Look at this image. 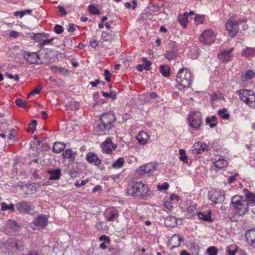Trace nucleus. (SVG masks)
Masks as SVG:
<instances>
[{"mask_svg":"<svg viewBox=\"0 0 255 255\" xmlns=\"http://www.w3.org/2000/svg\"><path fill=\"white\" fill-rule=\"evenodd\" d=\"M116 122V118L114 114L104 113L100 118V122L97 126V129L101 134H106L107 131L114 127Z\"/></svg>","mask_w":255,"mask_h":255,"instance_id":"obj_1","label":"nucleus"},{"mask_svg":"<svg viewBox=\"0 0 255 255\" xmlns=\"http://www.w3.org/2000/svg\"><path fill=\"white\" fill-rule=\"evenodd\" d=\"M148 188L147 185L141 182H133L127 188L128 196L142 198L146 196Z\"/></svg>","mask_w":255,"mask_h":255,"instance_id":"obj_2","label":"nucleus"},{"mask_svg":"<svg viewBox=\"0 0 255 255\" xmlns=\"http://www.w3.org/2000/svg\"><path fill=\"white\" fill-rule=\"evenodd\" d=\"M231 203L236 213L240 216L244 215L248 211L250 206L247 200L239 195L233 197Z\"/></svg>","mask_w":255,"mask_h":255,"instance_id":"obj_3","label":"nucleus"},{"mask_svg":"<svg viewBox=\"0 0 255 255\" xmlns=\"http://www.w3.org/2000/svg\"><path fill=\"white\" fill-rule=\"evenodd\" d=\"M191 73L187 68L181 69L177 75L176 81L177 83L184 88H188L191 83Z\"/></svg>","mask_w":255,"mask_h":255,"instance_id":"obj_4","label":"nucleus"},{"mask_svg":"<svg viewBox=\"0 0 255 255\" xmlns=\"http://www.w3.org/2000/svg\"><path fill=\"white\" fill-rule=\"evenodd\" d=\"M158 166V163L156 162H149L142 166H140L137 170L136 172L141 177H149L152 175Z\"/></svg>","mask_w":255,"mask_h":255,"instance_id":"obj_5","label":"nucleus"},{"mask_svg":"<svg viewBox=\"0 0 255 255\" xmlns=\"http://www.w3.org/2000/svg\"><path fill=\"white\" fill-rule=\"evenodd\" d=\"M246 21L245 19L238 20V21L229 19L226 24V28L229 34L231 37L235 36L239 30V23H244Z\"/></svg>","mask_w":255,"mask_h":255,"instance_id":"obj_6","label":"nucleus"},{"mask_svg":"<svg viewBox=\"0 0 255 255\" xmlns=\"http://www.w3.org/2000/svg\"><path fill=\"white\" fill-rule=\"evenodd\" d=\"M240 96V99L247 105L251 102L255 101V94L253 91L248 89H241L237 91Z\"/></svg>","mask_w":255,"mask_h":255,"instance_id":"obj_7","label":"nucleus"},{"mask_svg":"<svg viewBox=\"0 0 255 255\" xmlns=\"http://www.w3.org/2000/svg\"><path fill=\"white\" fill-rule=\"evenodd\" d=\"M215 40V34L211 29L204 31L199 37L200 41L205 45H210L214 42Z\"/></svg>","mask_w":255,"mask_h":255,"instance_id":"obj_8","label":"nucleus"},{"mask_svg":"<svg viewBox=\"0 0 255 255\" xmlns=\"http://www.w3.org/2000/svg\"><path fill=\"white\" fill-rule=\"evenodd\" d=\"M188 122L191 128L198 129L202 123L201 113L195 112L191 114L188 118Z\"/></svg>","mask_w":255,"mask_h":255,"instance_id":"obj_9","label":"nucleus"},{"mask_svg":"<svg viewBox=\"0 0 255 255\" xmlns=\"http://www.w3.org/2000/svg\"><path fill=\"white\" fill-rule=\"evenodd\" d=\"M208 197L211 201L216 204L221 203L225 199V194L223 191L213 189L209 192Z\"/></svg>","mask_w":255,"mask_h":255,"instance_id":"obj_10","label":"nucleus"},{"mask_svg":"<svg viewBox=\"0 0 255 255\" xmlns=\"http://www.w3.org/2000/svg\"><path fill=\"white\" fill-rule=\"evenodd\" d=\"M101 147L104 153L111 154L113 150H115L117 146L114 143L111 138L107 137L106 139L101 144Z\"/></svg>","mask_w":255,"mask_h":255,"instance_id":"obj_11","label":"nucleus"},{"mask_svg":"<svg viewBox=\"0 0 255 255\" xmlns=\"http://www.w3.org/2000/svg\"><path fill=\"white\" fill-rule=\"evenodd\" d=\"M22 57L29 64H39L37 60L40 59L37 52L24 51L22 54Z\"/></svg>","mask_w":255,"mask_h":255,"instance_id":"obj_12","label":"nucleus"},{"mask_svg":"<svg viewBox=\"0 0 255 255\" xmlns=\"http://www.w3.org/2000/svg\"><path fill=\"white\" fill-rule=\"evenodd\" d=\"M15 207L18 211L24 213H29L31 209L30 202L26 201L18 202Z\"/></svg>","mask_w":255,"mask_h":255,"instance_id":"obj_13","label":"nucleus"},{"mask_svg":"<svg viewBox=\"0 0 255 255\" xmlns=\"http://www.w3.org/2000/svg\"><path fill=\"white\" fill-rule=\"evenodd\" d=\"M247 242L255 248V228L248 230L245 233Z\"/></svg>","mask_w":255,"mask_h":255,"instance_id":"obj_14","label":"nucleus"},{"mask_svg":"<svg viewBox=\"0 0 255 255\" xmlns=\"http://www.w3.org/2000/svg\"><path fill=\"white\" fill-rule=\"evenodd\" d=\"M233 51V48H230L226 50L221 51L218 54L219 59L223 62H227L231 60L232 55L231 53Z\"/></svg>","mask_w":255,"mask_h":255,"instance_id":"obj_15","label":"nucleus"},{"mask_svg":"<svg viewBox=\"0 0 255 255\" xmlns=\"http://www.w3.org/2000/svg\"><path fill=\"white\" fill-rule=\"evenodd\" d=\"M86 160L90 164L95 166H99L101 164V160L94 152H88L86 156Z\"/></svg>","mask_w":255,"mask_h":255,"instance_id":"obj_16","label":"nucleus"},{"mask_svg":"<svg viewBox=\"0 0 255 255\" xmlns=\"http://www.w3.org/2000/svg\"><path fill=\"white\" fill-rule=\"evenodd\" d=\"M193 151L195 153L200 154L202 152L208 150V146L206 143L202 142H195L193 146Z\"/></svg>","mask_w":255,"mask_h":255,"instance_id":"obj_17","label":"nucleus"},{"mask_svg":"<svg viewBox=\"0 0 255 255\" xmlns=\"http://www.w3.org/2000/svg\"><path fill=\"white\" fill-rule=\"evenodd\" d=\"M183 239L182 236L178 235H174L169 240V244L171 245V249H173L179 247Z\"/></svg>","mask_w":255,"mask_h":255,"instance_id":"obj_18","label":"nucleus"},{"mask_svg":"<svg viewBox=\"0 0 255 255\" xmlns=\"http://www.w3.org/2000/svg\"><path fill=\"white\" fill-rule=\"evenodd\" d=\"M47 173L50 175L48 178L50 180H58L61 176V171L59 168L49 169L47 170Z\"/></svg>","mask_w":255,"mask_h":255,"instance_id":"obj_19","label":"nucleus"},{"mask_svg":"<svg viewBox=\"0 0 255 255\" xmlns=\"http://www.w3.org/2000/svg\"><path fill=\"white\" fill-rule=\"evenodd\" d=\"M20 227L16 222L12 220H8L6 224V229L8 232L15 233L19 230Z\"/></svg>","mask_w":255,"mask_h":255,"instance_id":"obj_20","label":"nucleus"},{"mask_svg":"<svg viewBox=\"0 0 255 255\" xmlns=\"http://www.w3.org/2000/svg\"><path fill=\"white\" fill-rule=\"evenodd\" d=\"M197 216L200 220H203L207 222H212L213 220L211 217V212L208 210L205 212H199Z\"/></svg>","mask_w":255,"mask_h":255,"instance_id":"obj_21","label":"nucleus"},{"mask_svg":"<svg viewBox=\"0 0 255 255\" xmlns=\"http://www.w3.org/2000/svg\"><path fill=\"white\" fill-rule=\"evenodd\" d=\"M50 69L54 74H62L63 75H66L68 73V70L65 67L58 66H52Z\"/></svg>","mask_w":255,"mask_h":255,"instance_id":"obj_22","label":"nucleus"},{"mask_svg":"<svg viewBox=\"0 0 255 255\" xmlns=\"http://www.w3.org/2000/svg\"><path fill=\"white\" fill-rule=\"evenodd\" d=\"M242 55L246 58H251L255 55V48L247 47L242 51Z\"/></svg>","mask_w":255,"mask_h":255,"instance_id":"obj_23","label":"nucleus"},{"mask_svg":"<svg viewBox=\"0 0 255 255\" xmlns=\"http://www.w3.org/2000/svg\"><path fill=\"white\" fill-rule=\"evenodd\" d=\"M188 13L185 12L183 14H179L178 16V20L180 25L184 28L186 27L188 23Z\"/></svg>","mask_w":255,"mask_h":255,"instance_id":"obj_24","label":"nucleus"},{"mask_svg":"<svg viewBox=\"0 0 255 255\" xmlns=\"http://www.w3.org/2000/svg\"><path fill=\"white\" fill-rule=\"evenodd\" d=\"M34 224L37 227L44 228L47 224V220L44 217L39 216L36 219Z\"/></svg>","mask_w":255,"mask_h":255,"instance_id":"obj_25","label":"nucleus"},{"mask_svg":"<svg viewBox=\"0 0 255 255\" xmlns=\"http://www.w3.org/2000/svg\"><path fill=\"white\" fill-rule=\"evenodd\" d=\"M245 192L246 197L247 198L249 204L251 206L255 205V195L253 193H250L247 189L244 190Z\"/></svg>","mask_w":255,"mask_h":255,"instance_id":"obj_26","label":"nucleus"},{"mask_svg":"<svg viewBox=\"0 0 255 255\" xmlns=\"http://www.w3.org/2000/svg\"><path fill=\"white\" fill-rule=\"evenodd\" d=\"M200 54L199 49L197 47L193 46L190 48V51L188 52V56L192 59H197Z\"/></svg>","mask_w":255,"mask_h":255,"instance_id":"obj_27","label":"nucleus"},{"mask_svg":"<svg viewBox=\"0 0 255 255\" xmlns=\"http://www.w3.org/2000/svg\"><path fill=\"white\" fill-rule=\"evenodd\" d=\"M147 134L144 132H139L136 138L138 142L142 145H144L147 143Z\"/></svg>","mask_w":255,"mask_h":255,"instance_id":"obj_28","label":"nucleus"},{"mask_svg":"<svg viewBox=\"0 0 255 255\" xmlns=\"http://www.w3.org/2000/svg\"><path fill=\"white\" fill-rule=\"evenodd\" d=\"M214 164L217 168H222L227 166L228 162L223 157H220L217 161L214 162Z\"/></svg>","mask_w":255,"mask_h":255,"instance_id":"obj_29","label":"nucleus"},{"mask_svg":"<svg viewBox=\"0 0 255 255\" xmlns=\"http://www.w3.org/2000/svg\"><path fill=\"white\" fill-rule=\"evenodd\" d=\"M164 224L167 227H175L177 225L176 219L173 216L167 217L164 220Z\"/></svg>","mask_w":255,"mask_h":255,"instance_id":"obj_30","label":"nucleus"},{"mask_svg":"<svg viewBox=\"0 0 255 255\" xmlns=\"http://www.w3.org/2000/svg\"><path fill=\"white\" fill-rule=\"evenodd\" d=\"M160 73L165 77H169L171 73L170 67L167 65H160Z\"/></svg>","mask_w":255,"mask_h":255,"instance_id":"obj_31","label":"nucleus"},{"mask_svg":"<svg viewBox=\"0 0 255 255\" xmlns=\"http://www.w3.org/2000/svg\"><path fill=\"white\" fill-rule=\"evenodd\" d=\"M65 147L64 143L61 142H56L53 146V151L55 153H59L63 151Z\"/></svg>","mask_w":255,"mask_h":255,"instance_id":"obj_32","label":"nucleus"},{"mask_svg":"<svg viewBox=\"0 0 255 255\" xmlns=\"http://www.w3.org/2000/svg\"><path fill=\"white\" fill-rule=\"evenodd\" d=\"M255 76V73L251 70H248L246 71L244 75L242 76V80L243 81H248L253 79Z\"/></svg>","mask_w":255,"mask_h":255,"instance_id":"obj_33","label":"nucleus"},{"mask_svg":"<svg viewBox=\"0 0 255 255\" xmlns=\"http://www.w3.org/2000/svg\"><path fill=\"white\" fill-rule=\"evenodd\" d=\"M76 154V152H74L71 149H67L63 152V155L64 158H71L74 160Z\"/></svg>","mask_w":255,"mask_h":255,"instance_id":"obj_34","label":"nucleus"},{"mask_svg":"<svg viewBox=\"0 0 255 255\" xmlns=\"http://www.w3.org/2000/svg\"><path fill=\"white\" fill-rule=\"evenodd\" d=\"M177 56V53L174 50H168L164 54V57L168 60L175 59Z\"/></svg>","mask_w":255,"mask_h":255,"instance_id":"obj_35","label":"nucleus"},{"mask_svg":"<svg viewBox=\"0 0 255 255\" xmlns=\"http://www.w3.org/2000/svg\"><path fill=\"white\" fill-rule=\"evenodd\" d=\"M119 216L118 210L114 209L107 216V220L108 221H114L116 220Z\"/></svg>","mask_w":255,"mask_h":255,"instance_id":"obj_36","label":"nucleus"},{"mask_svg":"<svg viewBox=\"0 0 255 255\" xmlns=\"http://www.w3.org/2000/svg\"><path fill=\"white\" fill-rule=\"evenodd\" d=\"M124 158L123 157H120L112 163V166L114 168H120L124 166Z\"/></svg>","mask_w":255,"mask_h":255,"instance_id":"obj_37","label":"nucleus"},{"mask_svg":"<svg viewBox=\"0 0 255 255\" xmlns=\"http://www.w3.org/2000/svg\"><path fill=\"white\" fill-rule=\"evenodd\" d=\"M216 117L215 116H212L211 117H207L206 119V122L207 124L209 125V126L211 128H214L217 126Z\"/></svg>","mask_w":255,"mask_h":255,"instance_id":"obj_38","label":"nucleus"},{"mask_svg":"<svg viewBox=\"0 0 255 255\" xmlns=\"http://www.w3.org/2000/svg\"><path fill=\"white\" fill-rule=\"evenodd\" d=\"M23 246V242L20 240H16L14 243V246L12 247L13 252L16 250H21Z\"/></svg>","mask_w":255,"mask_h":255,"instance_id":"obj_39","label":"nucleus"},{"mask_svg":"<svg viewBox=\"0 0 255 255\" xmlns=\"http://www.w3.org/2000/svg\"><path fill=\"white\" fill-rule=\"evenodd\" d=\"M218 115L219 116L224 120L229 119L230 115L229 113H227V110L226 108H224L222 110H219L218 111Z\"/></svg>","mask_w":255,"mask_h":255,"instance_id":"obj_40","label":"nucleus"},{"mask_svg":"<svg viewBox=\"0 0 255 255\" xmlns=\"http://www.w3.org/2000/svg\"><path fill=\"white\" fill-rule=\"evenodd\" d=\"M101 93L106 98H112V99H116L117 98V93L114 91H110L109 93L102 91Z\"/></svg>","mask_w":255,"mask_h":255,"instance_id":"obj_41","label":"nucleus"},{"mask_svg":"<svg viewBox=\"0 0 255 255\" xmlns=\"http://www.w3.org/2000/svg\"><path fill=\"white\" fill-rule=\"evenodd\" d=\"M237 247L235 245H232L227 248V255H235L237 252Z\"/></svg>","mask_w":255,"mask_h":255,"instance_id":"obj_42","label":"nucleus"},{"mask_svg":"<svg viewBox=\"0 0 255 255\" xmlns=\"http://www.w3.org/2000/svg\"><path fill=\"white\" fill-rule=\"evenodd\" d=\"M1 210L2 211H6V210L13 211L14 210V206L12 203L7 205L6 203L3 202L1 203Z\"/></svg>","mask_w":255,"mask_h":255,"instance_id":"obj_43","label":"nucleus"},{"mask_svg":"<svg viewBox=\"0 0 255 255\" xmlns=\"http://www.w3.org/2000/svg\"><path fill=\"white\" fill-rule=\"evenodd\" d=\"M15 104L18 107H20L22 108H27V103L25 101L22 100L21 99L18 98L15 100Z\"/></svg>","mask_w":255,"mask_h":255,"instance_id":"obj_44","label":"nucleus"},{"mask_svg":"<svg viewBox=\"0 0 255 255\" xmlns=\"http://www.w3.org/2000/svg\"><path fill=\"white\" fill-rule=\"evenodd\" d=\"M32 12L31 9H26L22 11H16L14 12V15H19L20 17H22L26 13L30 14Z\"/></svg>","mask_w":255,"mask_h":255,"instance_id":"obj_45","label":"nucleus"},{"mask_svg":"<svg viewBox=\"0 0 255 255\" xmlns=\"http://www.w3.org/2000/svg\"><path fill=\"white\" fill-rule=\"evenodd\" d=\"M89 10L91 13L93 14L98 15L100 13L99 9L96 6L92 4L89 6Z\"/></svg>","mask_w":255,"mask_h":255,"instance_id":"obj_46","label":"nucleus"},{"mask_svg":"<svg viewBox=\"0 0 255 255\" xmlns=\"http://www.w3.org/2000/svg\"><path fill=\"white\" fill-rule=\"evenodd\" d=\"M101 38L104 41H109L111 40L112 36L107 31H103L102 33Z\"/></svg>","mask_w":255,"mask_h":255,"instance_id":"obj_47","label":"nucleus"},{"mask_svg":"<svg viewBox=\"0 0 255 255\" xmlns=\"http://www.w3.org/2000/svg\"><path fill=\"white\" fill-rule=\"evenodd\" d=\"M80 104L78 102H71L69 105V108L71 110L77 111L79 109Z\"/></svg>","mask_w":255,"mask_h":255,"instance_id":"obj_48","label":"nucleus"},{"mask_svg":"<svg viewBox=\"0 0 255 255\" xmlns=\"http://www.w3.org/2000/svg\"><path fill=\"white\" fill-rule=\"evenodd\" d=\"M37 125V121L35 120H32L28 125V131H34L36 129V126Z\"/></svg>","mask_w":255,"mask_h":255,"instance_id":"obj_49","label":"nucleus"},{"mask_svg":"<svg viewBox=\"0 0 255 255\" xmlns=\"http://www.w3.org/2000/svg\"><path fill=\"white\" fill-rule=\"evenodd\" d=\"M207 253H208V255H217V249L215 247H210L208 248Z\"/></svg>","mask_w":255,"mask_h":255,"instance_id":"obj_50","label":"nucleus"},{"mask_svg":"<svg viewBox=\"0 0 255 255\" xmlns=\"http://www.w3.org/2000/svg\"><path fill=\"white\" fill-rule=\"evenodd\" d=\"M188 213L190 214L192 216L194 215H197V213L199 212L196 210V206H190L187 210Z\"/></svg>","mask_w":255,"mask_h":255,"instance_id":"obj_51","label":"nucleus"},{"mask_svg":"<svg viewBox=\"0 0 255 255\" xmlns=\"http://www.w3.org/2000/svg\"><path fill=\"white\" fill-rule=\"evenodd\" d=\"M54 39V38L53 37L50 39L43 40L41 42H40L38 46L40 48H42L44 45L50 43Z\"/></svg>","mask_w":255,"mask_h":255,"instance_id":"obj_52","label":"nucleus"},{"mask_svg":"<svg viewBox=\"0 0 255 255\" xmlns=\"http://www.w3.org/2000/svg\"><path fill=\"white\" fill-rule=\"evenodd\" d=\"M64 29L63 27L59 24H56L54 28V31L58 34H60L63 32Z\"/></svg>","mask_w":255,"mask_h":255,"instance_id":"obj_53","label":"nucleus"},{"mask_svg":"<svg viewBox=\"0 0 255 255\" xmlns=\"http://www.w3.org/2000/svg\"><path fill=\"white\" fill-rule=\"evenodd\" d=\"M5 76L8 78H9L11 79H14L15 81H18L19 79V75L18 74H15L14 75H13L11 74L6 73L5 74Z\"/></svg>","mask_w":255,"mask_h":255,"instance_id":"obj_54","label":"nucleus"},{"mask_svg":"<svg viewBox=\"0 0 255 255\" xmlns=\"http://www.w3.org/2000/svg\"><path fill=\"white\" fill-rule=\"evenodd\" d=\"M164 206L168 210L171 211L173 208L171 201H166L164 202Z\"/></svg>","mask_w":255,"mask_h":255,"instance_id":"obj_55","label":"nucleus"},{"mask_svg":"<svg viewBox=\"0 0 255 255\" xmlns=\"http://www.w3.org/2000/svg\"><path fill=\"white\" fill-rule=\"evenodd\" d=\"M42 89V86L41 84H39L36 88H35L34 89H33L31 91V94H39L40 92L41 91Z\"/></svg>","mask_w":255,"mask_h":255,"instance_id":"obj_56","label":"nucleus"},{"mask_svg":"<svg viewBox=\"0 0 255 255\" xmlns=\"http://www.w3.org/2000/svg\"><path fill=\"white\" fill-rule=\"evenodd\" d=\"M111 73L110 71L108 69H106L104 71V76H105V79L108 81L110 82L111 80Z\"/></svg>","mask_w":255,"mask_h":255,"instance_id":"obj_57","label":"nucleus"},{"mask_svg":"<svg viewBox=\"0 0 255 255\" xmlns=\"http://www.w3.org/2000/svg\"><path fill=\"white\" fill-rule=\"evenodd\" d=\"M33 38L36 41L41 42L42 41L43 37L41 36V33H38L34 34Z\"/></svg>","mask_w":255,"mask_h":255,"instance_id":"obj_58","label":"nucleus"},{"mask_svg":"<svg viewBox=\"0 0 255 255\" xmlns=\"http://www.w3.org/2000/svg\"><path fill=\"white\" fill-rule=\"evenodd\" d=\"M203 18L199 15H196L195 17V21L197 24H201L203 22Z\"/></svg>","mask_w":255,"mask_h":255,"instance_id":"obj_59","label":"nucleus"},{"mask_svg":"<svg viewBox=\"0 0 255 255\" xmlns=\"http://www.w3.org/2000/svg\"><path fill=\"white\" fill-rule=\"evenodd\" d=\"M57 8L59 12L61 14L62 16L67 15V12L62 6L59 5L58 6Z\"/></svg>","mask_w":255,"mask_h":255,"instance_id":"obj_60","label":"nucleus"},{"mask_svg":"<svg viewBox=\"0 0 255 255\" xmlns=\"http://www.w3.org/2000/svg\"><path fill=\"white\" fill-rule=\"evenodd\" d=\"M99 240L100 241H104L107 244H109L110 242V240L109 237L106 236V235H102L101 236Z\"/></svg>","mask_w":255,"mask_h":255,"instance_id":"obj_61","label":"nucleus"},{"mask_svg":"<svg viewBox=\"0 0 255 255\" xmlns=\"http://www.w3.org/2000/svg\"><path fill=\"white\" fill-rule=\"evenodd\" d=\"M88 182V179H86L85 180H81L80 183H79V182H75L74 185L76 187H80L86 184V183Z\"/></svg>","mask_w":255,"mask_h":255,"instance_id":"obj_62","label":"nucleus"},{"mask_svg":"<svg viewBox=\"0 0 255 255\" xmlns=\"http://www.w3.org/2000/svg\"><path fill=\"white\" fill-rule=\"evenodd\" d=\"M76 30L75 25L73 23L69 24L68 27V31L70 32H73Z\"/></svg>","mask_w":255,"mask_h":255,"instance_id":"obj_63","label":"nucleus"},{"mask_svg":"<svg viewBox=\"0 0 255 255\" xmlns=\"http://www.w3.org/2000/svg\"><path fill=\"white\" fill-rule=\"evenodd\" d=\"M90 46L93 48H96L98 45V42L94 39H92L90 42Z\"/></svg>","mask_w":255,"mask_h":255,"instance_id":"obj_64","label":"nucleus"}]
</instances>
